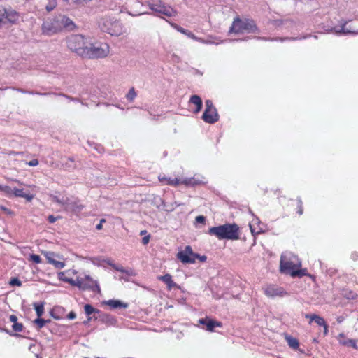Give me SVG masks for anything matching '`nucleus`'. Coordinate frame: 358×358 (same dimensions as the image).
I'll list each match as a JSON object with an SVG mask.
<instances>
[{
  "instance_id": "f257e3e1",
  "label": "nucleus",
  "mask_w": 358,
  "mask_h": 358,
  "mask_svg": "<svg viewBox=\"0 0 358 358\" xmlns=\"http://www.w3.org/2000/svg\"><path fill=\"white\" fill-rule=\"evenodd\" d=\"M279 271L281 273L289 275L292 278L310 276L307 268H301V262L292 252H286L281 255Z\"/></svg>"
},
{
  "instance_id": "f03ea898",
  "label": "nucleus",
  "mask_w": 358,
  "mask_h": 358,
  "mask_svg": "<svg viewBox=\"0 0 358 358\" xmlns=\"http://www.w3.org/2000/svg\"><path fill=\"white\" fill-rule=\"evenodd\" d=\"M69 275V271L60 273L59 279L82 289H90L94 292H100L101 289L97 282L94 280L90 275H78L76 278Z\"/></svg>"
},
{
  "instance_id": "7ed1b4c3",
  "label": "nucleus",
  "mask_w": 358,
  "mask_h": 358,
  "mask_svg": "<svg viewBox=\"0 0 358 358\" xmlns=\"http://www.w3.org/2000/svg\"><path fill=\"white\" fill-rule=\"evenodd\" d=\"M208 234L214 236L219 240H238L240 238V228L238 224L226 223L218 227H210Z\"/></svg>"
},
{
  "instance_id": "20e7f679",
  "label": "nucleus",
  "mask_w": 358,
  "mask_h": 358,
  "mask_svg": "<svg viewBox=\"0 0 358 358\" xmlns=\"http://www.w3.org/2000/svg\"><path fill=\"white\" fill-rule=\"evenodd\" d=\"M90 45V41L82 35H72L67 38L68 48L82 57L88 53Z\"/></svg>"
},
{
  "instance_id": "39448f33",
  "label": "nucleus",
  "mask_w": 358,
  "mask_h": 358,
  "mask_svg": "<svg viewBox=\"0 0 358 358\" xmlns=\"http://www.w3.org/2000/svg\"><path fill=\"white\" fill-rule=\"evenodd\" d=\"M100 29L111 36H119L126 32L121 23L113 18L106 17L99 22Z\"/></svg>"
},
{
  "instance_id": "423d86ee",
  "label": "nucleus",
  "mask_w": 358,
  "mask_h": 358,
  "mask_svg": "<svg viewBox=\"0 0 358 358\" xmlns=\"http://www.w3.org/2000/svg\"><path fill=\"white\" fill-rule=\"evenodd\" d=\"M257 31V27L254 22L250 20H241L240 18H236L229 31V33H255Z\"/></svg>"
},
{
  "instance_id": "0eeeda50",
  "label": "nucleus",
  "mask_w": 358,
  "mask_h": 358,
  "mask_svg": "<svg viewBox=\"0 0 358 358\" xmlns=\"http://www.w3.org/2000/svg\"><path fill=\"white\" fill-rule=\"evenodd\" d=\"M88 53L85 57L90 58L104 57L109 53V46L106 43H92L88 45Z\"/></svg>"
},
{
  "instance_id": "6e6552de",
  "label": "nucleus",
  "mask_w": 358,
  "mask_h": 358,
  "mask_svg": "<svg viewBox=\"0 0 358 358\" xmlns=\"http://www.w3.org/2000/svg\"><path fill=\"white\" fill-rule=\"evenodd\" d=\"M150 8L158 13L159 15H164L167 17L176 16L177 12L175 9L170 6H165L160 1H155L149 4Z\"/></svg>"
},
{
  "instance_id": "1a4fd4ad",
  "label": "nucleus",
  "mask_w": 358,
  "mask_h": 358,
  "mask_svg": "<svg viewBox=\"0 0 358 358\" xmlns=\"http://www.w3.org/2000/svg\"><path fill=\"white\" fill-rule=\"evenodd\" d=\"M61 24L59 15L53 18H48L43 24V31L48 35H52L62 30Z\"/></svg>"
},
{
  "instance_id": "9d476101",
  "label": "nucleus",
  "mask_w": 358,
  "mask_h": 358,
  "mask_svg": "<svg viewBox=\"0 0 358 358\" xmlns=\"http://www.w3.org/2000/svg\"><path fill=\"white\" fill-rule=\"evenodd\" d=\"M264 294L268 297H283L288 295V293L283 287L274 285H269L264 289Z\"/></svg>"
},
{
  "instance_id": "9b49d317",
  "label": "nucleus",
  "mask_w": 358,
  "mask_h": 358,
  "mask_svg": "<svg viewBox=\"0 0 358 358\" xmlns=\"http://www.w3.org/2000/svg\"><path fill=\"white\" fill-rule=\"evenodd\" d=\"M194 254L191 246L187 245L183 250L177 253V258L183 264H194Z\"/></svg>"
},
{
  "instance_id": "f8f14e48",
  "label": "nucleus",
  "mask_w": 358,
  "mask_h": 358,
  "mask_svg": "<svg viewBox=\"0 0 358 358\" xmlns=\"http://www.w3.org/2000/svg\"><path fill=\"white\" fill-rule=\"evenodd\" d=\"M159 181L163 185H170L173 187H176L179 185L183 184L185 185H188L190 183V180L189 179H180V178H167L165 176H159Z\"/></svg>"
},
{
  "instance_id": "ddd939ff",
  "label": "nucleus",
  "mask_w": 358,
  "mask_h": 358,
  "mask_svg": "<svg viewBox=\"0 0 358 358\" xmlns=\"http://www.w3.org/2000/svg\"><path fill=\"white\" fill-rule=\"evenodd\" d=\"M199 323L206 326V329L208 331L213 332L215 331V327H222V323L220 321L215 320L208 316L204 318H201Z\"/></svg>"
},
{
  "instance_id": "4468645a",
  "label": "nucleus",
  "mask_w": 358,
  "mask_h": 358,
  "mask_svg": "<svg viewBox=\"0 0 358 358\" xmlns=\"http://www.w3.org/2000/svg\"><path fill=\"white\" fill-rule=\"evenodd\" d=\"M157 279L166 285L168 290H171L173 288L180 289V286L174 282L172 276L169 273L159 275L157 277Z\"/></svg>"
},
{
  "instance_id": "2eb2a0df",
  "label": "nucleus",
  "mask_w": 358,
  "mask_h": 358,
  "mask_svg": "<svg viewBox=\"0 0 358 358\" xmlns=\"http://www.w3.org/2000/svg\"><path fill=\"white\" fill-rule=\"evenodd\" d=\"M339 344L344 346H351L354 349H358L357 341L354 339H348L343 333H340L337 336Z\"/></svg>"
},
{
  "instance_id": "dca6fc26",
  "label": "nucleus",
  "mask_w": 358,
  "mask_h": 358,
  "mask_svg": "<svg viewBox=\"0 0 358 358\" xmlns=\"http://www.w3.org/2000/svg\"><path fill=\"white\" fill-rule=\"evenodd\" d=\"M18 13L12 9H6V13L3 15V19L6 18L10 23H15L19 20Z\"/></svg>"
},
{
  "instance_id": "f3484780",
  "label": "nucleus",
  "mask_w": 358,
  "mask_h": 358,
  "mask_svg": "<svg viewBox=\"0 0 358 358\" xmlns=\"http://www.w3.org/2000/svg\"><path fill=\"white\" fill-rule=\"evenodd\" d=\"M305 317L309 319V324H310L313 322H315L318 326L322 327L326 321L322 317L316 314H306Z\"/></svg>"
},
{
  "instance_id": "a211bd4d",
  "label": "nucleus",
  "mask_w": 358,
  "mask_h": 358,
  "mask_svg": "<svg viewBox=\"0 0 358 358\" xmlns=\"http://www.w3.org/2000/svg\"><path fill=\"white\" fill-rule=\"evenodd\" d=\"M55 254L53 252H49L45 255L47 261L49 264L55 266L57 268H62L64 267L65 264L62 262L55 260L53 257Z\"/></svg>"
},
{
  "instance_id": "6ab92c4d",
  "label": "nucleus",
  "mask_w": 358,
  "mask_h": 358,
  "mask_svg": "<svg viewBox=\"0 0 358 358\" xmlns=\"http://www.w3.org/2000/svg\"><path fill=\"white\" fill-rule=\"evenodd\" d=\"M13 196L15 197H21L25 199L27 201H31L34 196L31 194H26L23 189L14 188L13 189Z\"/></svg>"
},
{
  "instance_id": "aec40b11",
  "label": "nucleus",
  "mask_w": 358,
  "mask_h": 358,
  "mask_svg": "<svg viewBox=\"0 0 358 358\" xmlns=\"http://www.w3.org/2000/svg\"><path fill=\"white\" fill-rule=\"evenodd\" d=\"M201 119L210 124L216 122L219 119L218 113H203Z\"/></svg>"
},
{
  "instance_id": "412c9836",
  "label": "nucleus",
  "mask_w": 358,
  "mask_h": 358,
  "mask_svg": "<svg viewBox=\"0 0 358 358\" xmlns=\"http://www.w3.org/2000/svg\"><path fill=\"white\" fill-rule=\"evenodd\" d=\"M189 103L196 106L194 112H199L202 108V101L201 99L197 95L192 96Z\"/></svg>"
},
{
  "instance_id": "4be33fe9",
  "label": "nucleus",
  "mask_w": 358,
  "mask_h": 358,
  "mask_svg": "<svg viewBox=\"0 0 358 358\" xmlns=\"http://www.w3.org/2000/svg\"><path fill=\"white\" fill-rule=\"evenodd\" d=\"M107 305H108L112 308H126L128 307V304L126 303H123L118 300H109L106 302Z\"/></svg>"
},
{
  "instance_id": "5701e85b",
  "label": "nucleus",
  "mask_w": 358,
  "mask_h": 358,
  "mask_svg": "<svg viewBox=\"0 0 358 358\" xmlns=\"http://www.w3.org/2000/svg\"><path fill=\"white\" fill-rule=\"evenodd\" d=\"M285 340L288 344V345L294 349V350H298L299 348V342L297 338H294L291 336L286 335L285 336Z\"/></svg>"
},
{
  "instance_id": "b1692460",
  "label": "nucleus",
  "mask_w": 358,
  "mask_h": 358,
  "mask_svg": "<svg viewBox=\"0 0 358 358\" xmlns=\"http://www.w3.org/2000/svg\"><path fill=\"white\" fill-rule=\"evenodd\" d=\"M59 20H61L62 29L63 28H67V29H71L74 26L73 22L69 18H68L64 15H59Z\"/></svg>"
},
{
  "instance_id": "393cba45",
  "label": "nucleus",
  "mask_w": 358,
  "mask_h": 358,
  "mask_svg": "<svg viewBox=\"0 0 358 358\" xmlns=\"http://www.w3.org/2000/svg\"><path fill=\"white\" fill-rule=\"evenodd\" d=\"M84 310H85V314L88 316V319H87V322H84V323H87L89 321L91 320L92 317H90V315L93 313H99V310L94 308L92 305L90 304H86L84 306Z\"/></svg>"
},
{
  "instance_id": "a878e982",
  "label": "nucleus",
  "mask_w": 358,
  "mask_h": 358,
  "mask_svg": "<svg viewBox=\"0 0 358 358\" xmlns=\"http://www.w3.org/2000/svg\"><path fill=\"white\" fill-rule=\"evenodd\" d=\"M178 31H180L181 33L187 35L188 37H189L192 39L196 40V41L201 42V43H206L203 39L196 37L194 34H193L192 33H191L190 31H189L187 30L184 29L183 28L180 27V29H178Z\"/></svg>"
},
{
  "instance_id": "bb28decb",
  "label": "nucleus",
  "mask_w": 358,
  "mask_h": 358,
  "mask_svg": "<svg viewBox=\"0 0 358 358\" xmlns=\"http://www.w3.org/2000/svg\"><path fill=\"white\" fill-rule=\"evenodd\" d=\"M346 25H347V23H345L341 27V28L340 29H336L335 31L338 34H343L358 33L355 30H352L351 29L346 27Z\"/></svg>"
},
{
  "instance_id": "cd10ccee",
  "label": "nucleus",
  "mask_w": 358,
  "mask_h": 358,
  "mask_svg": "<svg viewBox=\"0 0 358 358\" xmlns=\"http://www.w3.org/2000/svg\"><path fill=\"white\" fill-rule=\"evenodd\" d=\"M48 322H50V320H45L44 319L38 317V318L34 320V324L36 327L40 329Z\"/></svg>"
},
{
  "instance_id": "c85d7f7f",
  "label": "nucleus",
  "mask_w": 358,
  "mask_h": 358,
  "mask_svg": "<svg viewBox=\"0 0 358 358\" xmlns=\"http://www.w3.org/2000/svg\"><path fill=\"white\" fill-rule=\"evenodd\" d=\"M71 209L73 211H80L83 209L84 208V206L79 203V201L77 200V201H75L74 202L71 203Z\"/></svg>"
},
{
  "instance_id": "c756f323",
  "label": "nucleus",
  "mask_w": 358,
  "mask_h": 358,
  "mask_svg": "<svg viewBox=\"0 0 358 358\" xmlns=\"http://www.w3.org/2000/svg\"><path fill=\"white\" fill-rule=\"evenodd\" d=\"M136 92L135 91V89L134 87H131L129 89L128 93L126 95V98L127 100L132 101L136 97Z\"/></svg>"
},
{
  "instance_id": "7c9ffc66",
  "label": "nucleus",
  "mask_w": 358,
  "mask_h": 358,
  "mask_svg": "<svg viewBox=\"0 0 358 358\" xmlns=\"http://www.w3.org/2000/svg\"><path fill=\"white\" fill-rule=\"evenodd\" d=\"M296 213L299 215H301L303 213V202L301 199L296 201Z\"/></svg>"
},
{
  "instance_id": "2f4dec72",
  "label": "nucleus",
  "mask_w": 358,
  "mask_h": 358,
  "mask_svg": "<svg viewBox=\"0 0 358 358\" xmlns=\"http://www.w3.org/2000/svg\"><path fill=\"white\" fill-rule=\"evenodd\" d=\"M35 310L36 315L38 317H41L44 313V306L43 304H35Z\"/></svg>"
},
{
  "instance_id": "473e14b6",
  "label": "nucleus",
  "mask_w": 358,
  "mask_h": 358,
  "mask_svg": "<svg viewBox=\"0 0 358 358\" xmlns=\"http://www.w3.org/2000/svg\"><path fill=\"white\" fill-rule=\"evenodd\" d=\"M213 110H215V108L213 104V102L210 100L206 101V109L204 112H212Z\"/></svg>"
},
{
  "instance_id": "72a5a7b5",
  "label": "nucleus",
  "mask_w": 358,
  "mask_h": 358,
  "mask_svg": "<svg viewBox=\"0 0 358 358\" xmlns=\"http://www.w3.org/2000/svg\"><path fill=\"white\" fill-rule=\"evenodd\" d=\"M29 260L31 261L32 262H34L35 264H40V263H41V257L39 255H35V254L30 255Z\"/></svg>"
},
{
  "instance_id": "f704fd0d",
  "label": "nucleus",
  "mask_w": 358,
  "mask_h": 358,
  "mask_svg": "<svg viewBox=\"0 0 358 358\" xmlns=\"http://www.w3.org/2000/svg\"><path fill=\"white\" fill-rule=\"evenodd\" d=\"M13 329L15 332H21L23 329V325L22 323H18L17 322L13 324Z\"/></svg>"
},
{
  "instance_id": "c9c22d12",
  "label": "nucleus",
  "mask_w": 358,
  "mask_h": 358,
  "mask_svg": "<svg viewBox=\"0 0 358 358\" xmlns=\"http://www.w3.org/2000/svg\"><path fill=\"white\" fill-rule=\"evenodd\" d=\"M0 210L3 211L5 214L8 215L10 216H13L15 215V213L13 210L3 206H0Z\"/></svg>"
},
{
  "instance_id": "e433bc0d",
  "label": "nucleus",
  "mask_w": 358,
  "mask_h": 358,
  "mask_svg": "<svg viewBox=\"0 0 358 358\" xmlns=\"http://www.w3.org/2000/svg\"><path fill=\"white\" fill-rule=\"evenodd\" d=\"M57 6V2L55 0L50 1L48 4L46 6V9L48 11L52 10Z\"/></svg>"
},
{
  "instance_id": "4c0bfd02",
  "label": "nucleus",
  "mask_w": 358,
  "mask_h": 358,
  "mask_svg": "<svg viewBox=\"0 0 358 358\" xmlns=\"http://www.w3.org/2000/svg\"><path fill=\"white\" fill-rule=\"evenodd\" d=\"M10 285L12 286H17L20 287L22 285V282L17 278H13L10 281Z\"/></svg>"
},
{
  "instance_id": "58836bf2",
  "label": "nucleus",
  "mask_w": 358,
  "mask_h": 358,
  "mask_svg": "<svg viewBox=\"0 0 358 358\" xmlns=\"http://www.w3.org/2000/svg\"><path fill=\"white\" fill-rule=\"evenodd\" d=\"M3 192L8 196H11L13 194V189L10 187L5 185L3 189Z\"/></svg>"
},
{
  "instance_id": "ea45409f",
  "label": "nucleus",
  "mask_w": 358,
  "mask_h": 358,
  "mask_svg": "<svg viewBox=\"0 0 358 358\" xmlns=\"http://www.w3.org/2000/svg\"><path fill=\"white\" fill-rule=\"evenodd\" d=\"M196 259H199L200 262H204L206 261L207 257L205 255L201 256L200 255L195 253L194 254V262H196Z\"/></svg>"
},
{
  "instance_id": "a19ab883",
  "label": "nucleus",
  "mask_w": 358,
  "mask_h": 358,
  "mask_svg": "<svg viewBox=\"0 0 358 358\" xmlns=\"http://www.w3.org/2000/svg\"><path fill=\"white\" fill-rule=\"evenodd\" d=\"M196 221L199 223L205 224L206 217L203 215H199L196 217Z\"/></svg>"
},
{
  "instance_id": "79ce46f5",
  "label": "nucleus",
  "mask_w": 358,
  "mask_h": 358,
  "mask_svg": "<svg viewBox=\"0 0 358 358\" xmlns=\"http://www.w3.org/2000/svg\"><path fill=\"white\" fill-rule=\"evenodd\" d=\"M38 160L37 159H34L31 161H29V162H27V164L30 166H36L38 164Z\"/></svg>"
},
{
  "instance_id": "37998d69",
  "label": "nucleus",
  "mask_w": 358,
  "mask_h": 358,
  "mask_svg": "<svg viewBox=\"0 0 358 358\" xmlns=\"http://www.w3.org/2000/svg\"><path fill=\"white\" fill-rule=\"evenodd\" d=\"M150 235H148L146 236H144L143 238H142V243L143 245H147L149 241H150Z\"/></svg>"
},
{
  "instance_id": "c03bdc74",
  "label": "nucleus",
  "mask_w": 358,
  "mask_h": 358,
  "mask_svg": "<svg viewBox=\"0 0 358 358\" xmlns=\"http://www.w3.org/2000/svg\"><path fill=\"white\" fill-rule=\"evenodd\" d=\"M76 317V314L73 312V311H71L68 315H67V318L69 319V320H73Z\"/></svg>"
},
{
  "instance_id": "a18cd8bd",
  "label": "nucleus",
  "mask_w": 358,
  "mask_h": 358,
  "mask_svg": "<svg viewBox=\"0 0 358 358\" xmlns=\"http://www.w3.org/2000/svg\"><path fill=\"white\" fill-rule=\"evenodd\" d=\"M48 220L50 223H54L57 220V217L52 215H50L48 217Z\"/></svg>"
},
{
  "instance_id": "49530a36",
  "label": "nucleus",
  "mask_w": 358,
  "mask_h": 358,
  "mask_svg": "<svg viewBox=\"0 0 358 358\" xmlns=\"http://www.w3.org/2000/svg\"><path fill=\"white\" fill-rule=\"evenodd\" d=\"M9 320L13 324H15V323H16L17 322V317L15 315H10Z\"/></svg>"
},
{
  "instance_id": "de8ad7c7",
  "label": "nucleus",
  "mask_w": 358,
  "mask_h": 358,
  "mask_svg": "<svg viewBox=\"0 0 358 358\" xmlns=\"http://www.w3.org/2000/svg\"><path fill=\"white\" fill-rule=\"evenodd\" d=\"M322 327L324 328V332H323L324 336H327L329 332V326L327 324V322L322 326Z\"/></svg>"
},
{
  "instance_id": "09e8293b",
  "label": "nucleus",
  "mask_w": 358,
  "mask_h": 358,
  "mask_svg": "<svg viewBox=\"0 0 358 358\" xmlns=\"http://www.w3.org/2000/svg\"><path fill=\"white\" fill-rule=\"evenodd\" d=\"M29 94H39V95H48V94H49V93H44V94H41V93H40V92H33V91L29 92Z\"/></svg>"
},
{
  "instance_id": "8fccbe9b",
  "label": "nucleus",
  "mask_w": 358,
  "mask_h": 358,
  "mask_svg": "<svg viewBox=\"0 0 358 358\" xmlns=\"http://www.w3.org/2000/svg\"><path fill=\"white\" fill-rule=\"evenodd\" d=\"M96 229L97 230H101L103 229V225L101 224V223H99L96 226Z\"/></svg>"
},
{
  "instance_id": "3c124183",
  "label": "nucleus",
  "mask_w": 358,
  "mask_h": 358,
  "mask_svg": "<svg viewBox=\"0 0 358 358\" xmlns=\"http://www.w3.org/2000/svg\"><path fill=\"white\" fill-rule=\"evenodd\" d=\"M115 268L117 270V271H121V272H123L124 270L122 269V267L121 266L120 268V267H115Z\"/></svg>"
},
{
  "instance_id": "603ef678",
  "label": "nucleus",
  "mask_w": 358,
  "mask_h": 358,
  "mask_svg": "<svg viewBox=\"0 0 358 358\" xmlns=\"http://www.w3.org/2000/svg\"><path fill=\"white\" fill-rule=\"evenodd\" d=\"M65 1H71L75 3H78V0H64Z\"/></svg>"
},
{
  "instance_id": "864d4df0",
  "label": "nucleus",
  "mask_w": 358,
  "mask_h": 358,
  "mask_svg": "<svg viewBox=\"0 0 358 358\" xmlns=\"http://www.w3.org/2000/svg\"><path fill=\"white\" fill-rule=\"evenodd\" d=\"M106 222V220L104 219V218H102L100 220V222L99 223H101V224L103 225V223H105Z\"/></svg>"
},
{
  "instance_id": "5fc2aeb1",
  "label": "nucleus",
  "mask_w": 358,
  "mask_h": 358,
  "mask_svg": "<svg viewBox=\"0 0 358 358\" xmlns=\"http://www.w3.org/2000/svg\"><path fill=\"white\" fill-rule=\"evenodd\" d=\"M18 91H20V92H22V93H28V94H29V92H28V91H25V90H18Z\"/></svg>"
},
{
  "instance_id": "6e6d98bb",
  "label": "nucleus",
  "mask_w": 358,
  "mask_h": 358,
  "mask_svg": "<svg viewBox=\"0 0 358 358\" xmlns=\"http://www.w3.org/2000/svg\"><path fill=\"white\" fill-rule=\"evenodd\" d=\"M146 233H147V231H146V230H143V231H141L140 234H141V235H143V234H146Z\"/></svg>"
},
{
  "instance_id": "4d7b16f0",
  "label": "nucleus",
  "mask_w": 358,
  "mask_h": 358,
  "mask_svg": "<svg viewBox=\"0 0 358 358\" xmlns=\"http://www.w3.org/2000/svg\"><path fill=\"white\" fill-rule=\"evenodd\" d=\"M3 185H0V192H3Z\"/></svg>"
},
{
  "instance_id": "13d9d810",
  "label": "nucleus",
  "mask_w": 358,
  "mask_h": 358,
  "mask_svg": "<svg viewBox=\"0 0 358 358\" xmlns=\"http://www.w3.org/2000/svg\"><path fill=\"white\" fill-rule=\"evenodd\" d=\"M69 160H70V161H71V162H74V159H73V158H72V157H69Z\"/></svg>"
},
{
  "instance_id": "bf43d9fd",
  "label": "nucleus",
  "mask_w": 358,
  "mask_h": 358,
  "mask_svg": "<svg viewBox=\"0 0 358 358\" xmlns=\"http://www.w3.org/2000/svg\"><path fill=\"white\" fill-rule=\"evenodd\" d=\"M15 182L20 183V181L17 180H14Z\"/></svg>"
},
{
  "instance_id": "052dcab7",
  "label": "nucleus",
  "mask_w": 358,
  "mask_h": 358,
  "mask_svg": "<svg viewBox=\"0 0 358 358\" xmlns=\"http://www.w3.org/2000/svg\"><path fill=\"white\" fill-rule=\"evenodd\" d=\"M96 358H99V357H96Z\"/></svg>"
}]
</instances>
